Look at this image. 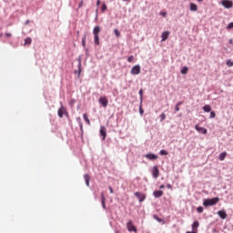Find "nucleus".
Returning a JSON list of instances; mask_svg holds the SVG:
<instances>
[{
	"mask_svg": "<svg viewBox=\"0 0 233 233\" xmlns=\"http://www.w3.org/2000/svg\"><path fill=\"white\" fill-rule=\"evenodd\" d=\"M219 203V198L218 197L213 198H206L203 201L204 207H214V205H218Z\"/></svg>",
	"mask_w": 233,
	"mask_h": 233,
	"instance_id": "1",
	"label": "nucleus"
},
{
	"mask_svg": "<svg viewBox=\"0 0 233 233\" xmlns=\"http://www.w3.org/2000/svg\"><path fill=\"white\" fill-rule=\"evenodd\" d=\"M131 76H139L141 74V66L136 65L131 68Z\"/></svg>",
	"mask_w": 233,
	"mask_h": 233,
	"instance_id": "2",
	"label": "nucleus"
},
{
	"mask_svg": "<svg viewBox=\"0 0 233 233\" xmlns=\"http://www.w3.org/2000/svg\"><path fill=\"white\" fill-rule=\"evenodd\" d=\"M98 103L100 105H102V106H104V108H106L108 106V99L106 98V96H101L98 99Z\"/></svg>",
	"mask_w": 233,
	"mask_h": 233,
	"instance_id": "3",
	"label": "nucleus"
},
{
	"mask_svg": "<svg viewBox=\"0 0 233 233\" xmlns=\"http://www.w3.org/2000/svg\"><path fill=\"white\" fill-rule=\"evenodd\" d=\"M127 228L128 232H137V228H136V226H134L132 224V220H129L127 223Z\"/></svg>",
	"mask_w": 233,
	"mask_h": 233,
	"instance_id": "4",
	"label": "nucleus"
},
{
	"mask_svg": "<svg viewBox=\"0 0 233 233\" xmlns=\"http://www.w3.org/2000/svg\"><path fill=\"white\" fill-rule=\"evenodd\" d=\"M81 60H82V57H81V56H79L78 58H77V63H78L77 68H78V70L75 71V74H77V78L78 79H79V77H81Z\"/></svg>",
	"mask_w": 233,
	"mask_h": 233,
	"instance_id": "5",
	"label": "nucleus"
},
{
	"mask_svg": "<svg viewBox=\"0 0 233 233\" xmlns=\"http://www.w3.org/2000/svg\"><path fill=\"white\" fill-rule=\"evenodd\" d=\"M135 196L138 199L139 203H143V201H145V199H147V196H145V194L140 193V192H136Z\"/></svg>",
	"mask_w": 233,
	"mask_h": 233,
	"instance_id": "6",
	"label": "nucleus"
},
{
	"mask_svg": "<svg viewBox=\"0 0 233 233\" xmlns=\"http://www.w3.org/2000/svg\"><path fill=\"white\" fill-rule=\"evenodd\" d=\"M152 176L155 179H157V177H159V168L157 167V166L153 167Z\"/></svg>",
	"mask_w": 233,
	"mask_h": 233,
	"instance_id": "7",
	"label": "nucleus"
},
{
	"mask_svg": "<svg viewBox=\"0 0 233 233\" xmlns=\"http://www.w3.org/2000/svg\"><path fill=\"white\" fill-rule=\"evenodd\" d=\"M100 136L102 137V141H105V139H106V127H105L104 126H102L100 127Z\"/></svg>",
	"mask_w": 233,
	"mask_h": 233,
	"instance_id": "8",
	"label": "nucleus"
},
{
	"mask_svg": "<svg viewBox=\"0 0 233 233\" xmlns=\"http://www.w3.org/2000/svg\"><path fill=\"white\" fill-rule=\"evenodd\" d=\"M145 157H147V159H149V161H156V159H157V155L154 153H147Z\"/></svg>",
	"mask_w": 233,
	"mask_h": 233,
	"instance_id": "9",
	"label": "nucleus"
},
{
	"mask_svg": "<svg viewBox=\"0 0 233 233\" xmlns=\"http://www.w3.org/2000/svg\"><path fill=\"white\" fill-rule=\"evenodd\" d=\"M222 5L224 6V8H232L233 3L232 1H229V0H223Z\"/></svg>",
	"mask_w": 233,
	"mask_h": 233,
	"instance_id": "10",
	"label": "nucleus"
},
{
	"mask_svg": "<svg viewBox=\"0 0 233 233\" xmlns=\"http://www.w3.org/2000/svg\"><path fill=\"white\" fill-rule=\"evenodd\" d=\"M195 130L198 132V134H207V128L199 127V125L195 126Z\"/></svg>",
	"mask_w": 233,
	"mask_h": 233,
	"instance_id": "11",
	"label": "nucleus"
},
{
	"mask_svg": "<svg viewBox=\"0 0 233 233\" xmlns=\"http://www.w3.org/2000/svg\"><path fill=\"white\" fill-rule=\"evenodd\" d=\"M218 216L220 218V219H227V211L226 210H219L218 211Z\"/></svg>",
	"mask_w": 233,
	"mask_h": 233,
	"instance_id": "12",
	"label": "nucleus"
},
{
	"mask_svg": "<svg viewBox=\"0 0 233 233\" xmlns=\"http://www.w3.org/2000/svg\"><path fill=\"white\" fill-rule=\"evenodd\" d=\"M106 199L105 198V194L101 193V205L104 210H106Z\"/></svg>",
	"mask_w": 233,
	"mask_h": 233,
	"instance_id": "13",
	"label": "nucleus"
},
{
	"mask_svg": "<svg viewBox=\"0 0 233 233\" xmlns=\"http://www.w3.org/2000/svg\"><path fill=\"white\" fill-rule=\"evenodd\" d=\"M64 114H66V109L65 108V106H61L58 109V117H63Z\"/></svg>",
	"mask_w": 233,
	"mask_h": 233,
	"instance_id": "14",
	"label": "nucleus"
},
{
	"mask_svg": "<svg viewBox=\"0 0 233 233\" xmlns=\"http://www.w3.org/2000/svg\"><path fill=\"white\" fill-rule=\"evenodd\" d=\"M100 32H101V26L96 25L93 29V35H99Z\"/></svg>",
	"mask_w": 233,
	"mask_h": 233,
	"instance_id": "15",
	"label": "nucleus"
},
{
	"mask_svg": "<svg viewBox=\"0 0 233 233\" xmlns=\"http://www.w3.org/2000/svg\"><path fill=\"white\" fill-rule=\"evenodd\" d=\"M154 198H162L163 197V191L162 190H156L153 192Z\"/></svg>",
	"mask_w": 233,
	"mask_h": 233,
	"instance_id": "16",
	"label": "nucleus"
},
{
	"mask_svg": "<svg viewBox=\"0 0 233 233\" xmlns=\"http://www.w3.org/2000/svg\"><path fill=\"white\" fill-rule=\"evenodd\" d=\"M168 35H170V32L168 31L163 32L161 35V37H162L161 41H167V39H168Z\"/></svg>",
	"mask_w": 233,
	"mask_h": 233,
	"instance_id": "17",
	"label": "nucleus"
},
{
	"mask_svg": "<svg viewBox=\"0 0 233 233\" xmlns=\"http://www.w3.org/2000/svg\"><path fill=\"white\" fill-rule=\"evenodd\" d=\"M94 45H96V46H99V35H94Z\"/></svg>",
	"mask_w": 233,
	"mask_h": 233,
	"instance_id": "18",
	"label": "nucleus"
},
{
	"mask_svg": "<svg viewBox=\"0 0 233 233\" xmlns=\"http://www.w3.org/2000/svg\"><path fill=\"white\" fill-rule=\"evenodd\" d=\"M84 179H85V181H86V187H90V176H88V174H86V175L84 176Z\"/></svg>",
	"mask_w": 233,
	"mask_h": 233,
	"instance_id": "19",
	"label": "nucleus"
},
{
	"mask_svg": "<svg viewBox=\"0 0 233 233\" xmlns=\"http://www.w3.org/2000/svg\"><path fill=\"white\" fill-rule=\"evenodd\" d=\"M202 110H204L205 112L208 113V112H212V107L210 106V105H205L202 107Z\"/></svg>",
	"mask_w": 233,
	"mask_h": 233,
	"instance_id": "20",
	"label": "nucleus"
},
{
	"mask_svg": "<svg viewBox=\"0 0 233 233\" xmlns=\"http://www.w3.org/2000/svg\"><path fill=\"white\" fill-rule=\"evenodd\" d=\"M190 11L191 12H198V5L191 3L190 4Z\"/></svg>",
	"mask_w": 233,
	"mask_h": 233,
	"instance_id": "21",
	"label": "nucleus"
},
{
	"mask_svg": "<svg viewBox=\"0 0 233 233\" xmlns=\"http://www.w3.org/2000/svg\"><path fill=\"white\" fill-rule=\"evenodd\" d=\"M225 157H227V152H222L218 156L219 161H225Z\"/></svg>",
	"mask_w": 233,
	"mask_h": 233,
	"instance_id": "22",
	"label": "nucleus"
},
{
	"mask_svg": "<svg viewBox=\"0 0 233 233\" xmlns=\"http://www.w3.org/2000/svg\"><path fill=\"white\" fill-rule=\"evenodd\" d=\"M192 230H198V227H199V221H194L192 224Z\"/></svg>",
	"mask_w": 233,
	"mask_h": 233,
	"instance_id": "23",
	"label": "nucleus"
},
{
	"mask_svg": "<svg viewBox=\"0 0 233 233\" xmlns=\"http://www.w3.org/2000/svg\"><path fill=\"white\" fill-rule=\"evenodd\" d=\"M82 46L85 48L86 46V35H83L82 36Z\"/></svg>",
	"mask_w": 233,
	"mask_h": 233,
	"instance_id": "24",
	"label": "nucleus"
},
{
	"mask_svg": "<svg viewBox=\"0 0 233 233\" xmlns=\"http://www.w3.org/2000/svg\"><path fill=\"white\" fill-rule=\"evenodd\" d=\"M154 219H156L158 223H163V225H165V220H163L162 218H160L159 217H157V215H154Z\"/></svg>",
	"mask_w": 233,
	"mask_h": 233,
	"instance_id": "25",
	"label": "nucleus"
},
{
	"mask_svg": "<svg viewBox=\"0 0 233 233\" xmlns=\"http://www.w3.org/2000/svg\"><path fill=\"white\" fill-rule=\"evenodd\" d=\"M139 114H140V116H143V114H145V110H143V103H141V102L139 105Z\"/></svg>",
	"mask_w": 233,
	"mask_h": 233,
	"instance_id": "26",
	"label": "nucleus"
},
{
	"mask_svg": "<svg viewBox=\"0 0 233 233\" xmlns=\"http://www.w3.org/2000/svg\"><path fill=\"white\" fill-rule=\"evenodd\" d=\"M83 118H84V121H86V123L90 125V119L88 118V116L86 114L83 115Z\"/></svg>",
	"mask_w": 233,
	"mask_h": 233,
	"instance_id": "27",
	"label": "nucleus"
},
{
	"mask_svg": "<svg viewBox=\"0 0 233 233\" xmlns=\"http://www.w3.org/2000/svg\"><path fill=\"white\" fill-rule=\"evenodd\" d=\"M159 155L160 156H168V151L165 150V149H161L159 151Z\"/></svg>",
	"mask_w": 233,
	"mask_h": 233,
	"instance_id": "28",
	"label": "nucleus"
},
{
	"mask_svg": "<svg viewBox=\"0 0 233 233\" xmlns=\"http://www.w3.org/2000/svg\"><path fill=\"white\" fill-rule=\"evenodd\" d=\"M25 45H32V38L27 37L25 39Z\"/></svg>",
	"mask_w": 233,
	"mask_h": 233,
	"instance_id": "29",
	"label": "nucleus"
},
{
	"mask_svg": "<svg viewBox=\"0 0 233 233\" xmlns=\"http://www.w3.org/2000/svg\"><path fill=\"white\" fill-rule=\"evenodd\" d=\"M181 74L185 75V74H187L188 72V67L187 66H184L182 69H181Z\"/></svg>",
	"mask_w": 233,
	"mask_h": 233,
	"instance_id": "30",
	"label": "nucleus"
},
{
	"mask_svg": "<svg viewBox=\"0 0 233 233\" xmlns=\"http://www.w3.org/2000/svg\"><path fill=\"white\" fill-rule=\"evenodd\" d=\"M227 66H233V61H231L230 59H228L226 62Z\"/></svg>",
	"mask_w": 233,
	"mask_h": 233,
	"instance_id": "31",
	"label": "nucleus"
},
{
	"mask_svg": "<svg viewBox=\"0 0 233 233\" xmlns=\"http://www.w3.org/2000/svg\"><path fill=\"white\" fill-rule=\"evenodd\" d=\"M138 94L140 96V103H143V89H140Z\"/></svg>",
	"mask_w": 233,
	"mask_h": 233,
	"instance_id": "32",
	"label": "nucleus"
},
{
	"mask_svg": "<svg viewBox=\"0 0 233 233\" xmlns=\"http://www.w3.org/2000/svg\"><path fill=\"white\" fill-rule=\"evenodd\" d=\"M203 210H204V208L201 206L197 208V212H198V214H203Z\"/></svg>",
	"mask_w": 233,
	"mask_h": 233,
	"instance_id": "33",
	"label": "nucleus"
},
{
	"mask_svg": "<svg viewBox=\"0 0 233 233\" xmlns=\"http://www.w3.org/2000/svg\"><path fill=\"white\" fill-rule=\"evenodd\" d=\"M165 119H167V115H165V113H162L160 115V121H165Z\"/></svg>",
	"mask_w": 233,
	"mask_h": 233,
	"instance_id": "34",
	"label": "nucleus"
},
{
	"mask_svg": "<svg viewBox=\"0 0 233 233\" xmlns=\"http://www.w3.org/2000/svg\"><path fill=\"white\" fill-rule=\"evenodd\" d=\"M210 119H214V117H216V112L214 111H210V116H209Z\"/></svg>",
	"mask_w": 233,
	"mask_h": 233,
	"instance_id": "35",
	"label": "nucleus"
},
{
	"mask_svg": "<svg viewBox=\"0 0 233 233\" xmlns=\"http://www.w3.org/2000/svg\"><path fill=\"white\" fill-rule=\"evenodd\" d=\"M115 35H116V37H119V35H121V33L119 32L118 29H115Z\"/></svg>",
	"mask_w": 233,
	"mask_h": 233,
	"instance_id": "36",
	"label": "nucleus"
},
{
	"mask_svg": "<svg viewBox=\"0 0 233 233\" xmlns=\"http://www.w3.org/2000/svg\"><path fill=\"white\" fill-rule=\"evenodd\" d=\"M106 10V4H103L101 7V12H105Z\"/></svg>",
	"mask_w": 233,
	"mask_h": 233,
	"instance_id": "37",
	"label": "nucleus"
},
{
	"mask_svg": "<svg viewBox=\"0 0 233 233\" xmlns=\"http://www.w3.org/2000/svg\"><path fill=\"white\" fill-rule=\"evenodd\" d=\"M231 28H233V22H230L227 26L228 30H230Z\"/></svg>",
	"mask_w": 233,
	"mask_h": 233,
	"instance_id": "38",
	"label": "nucleus"
},
{
	"mask_svg": "<svg viewBox=\"0 0 233 233\" xmlns=\"http://www.w3.org/2000/svg\"><path fill=\"white\" fill-rule=\"evenodd\" d=\"M132 61H134V56H128L127 62H128V63H132Z\"/></svg>",
	"mask_w": 233,
	"mask_h": 233,
	"instance_id": "39",
	"label": "nucleus"
},
{
	"mask_svg": "<svg viewBox=\"0 0 233 233\" xmlns=\"http://www.w3.org/2000/svg\"><path fill=\"white\" fill-rule=\"evenodd\" d=\"M175 111H176V112H179V106L176 105V106H175Z\"/></svg>",
	"mask_w": 233,
	"mask_h": 233,
	"instance_id": "40",
	"label": "nucleus"
},
{
	"mask_svg": "<svg viewBox=\"0 0 233 233\" xmlns=\"http://www.w3.org/2000/svg\"><path fill=\"white\" fill-rule=\"evenodd\" d=\"M108 189L110 191V194H114V189L112 188V187H109Z\"/></svg>",
	"mask_w": 233,
	"mask_h": 233,
	"instance_id": "41",
	"label": "nucleus"
},
{
	"mask_svg": "<svg viewBox=\"0 0 233 233\" xmlns=\"http://www.w3.org/2000/svg\"><path fill=\"white\" fill-rule=\"evenodd\" d=\"M5 37H12V34H10V33H5Z\"/></svg>",
	"mask_w": 233,
	"mask_h": 233,
	"instance_id": "42",
	"label": "nucleus"
},
{
	"mask_svg": "<svg viewBox=\"0 0 233 233\" xmlns=\"http://www.w3.org/2000/svg\"><path fill=\"white\" fill-rule=\"evenodd\" d=\"M186 233H198V230L187 231Z\"/></svg>",
	"mask_w": 233,
	"mask_h": 233,
	"instance_id": "43",
	"label": "nucleus"
},
{
	"mask_svg": "<svg viewBox=\"0 0 233 233\" xmlns=\"http://www.w3.org/2000/svg\"><path fill=\"white\" fill-rule=\"evenodd\" d=\"M99 5H101V0L96 1V6H99Z\"/></svg>",
	"mask_w": 233,
	"mask_h": 233,
	"instance_id": "44",
	"label": "nucleus"
},
{
	"mask_svg": "<svg viewBox=\"0 0 233 233\" xmlns=\"http://www.w3.org/2000/svg\"><path fill=\"white\" fill-rule=\"evenodd\" d=\"M167 188L172 189V186L170 184H167Z\"/></svg>",
	"mask_w": 233,
	"mask_h": 233,
	"instance_id": "45",
	"label": "nucleus"
},
{
	"mask_svg": "<svg viewBox=\"0 0 233 233\" xmlns=\"http://www.w3.org/2000/svg\"><path fill=\"white\" fill-rule=\"evenodd\" d=\"M181 105H183V102H178V103L177 104V106H181Z\"/></svg>",
	"mask_w": 233,
	"mask_h": 233,
	"instance_id": "46",
	"label": "nucleus"
},
{
	"mask_svg": "<svg viewBox=\"0 0 233 233\" xmlns=\"http://www.w3.org/2000/svg\"><path fill=\"white\" fill-rule=\"evenodd\" d=\"M159 188H160V190H162V188H165V185H161V186L159 187Z\"/></svg>",
	"mask_w": 233,
	"mask_h": 233,
	"instance_id": "47",
	"label": "nucleus"
},
{
	"mask_svg": "<svg viewBox=\"0 0 233 233\" xmlns=\"http://www.w3.org/2000/svg\"><path fill=\"white\" fill-rule=\"evenodd\" d=\"M29 24H30V20H26L25 25H29Z\"/></svg>",
	"mask_w": 233,
	"mask_h": 233,
	"instance_id": "48",
	"label": "nucleus"
},
{
	"mask_svg": "<svg viewBox=\"0 0 233 233\" xmlns=\"http://www.w3.org/2000/svg\"><path fill=\"white\" fill-rule=\"evenodd\" d=\"M229 45H233L232 39H229Z\"/></svg>",
	"mask_w": 233,
	"mask_h": 233,
	"instance_id": "49",
	"label": "nucleus"
},
{
	"mask_svg": "<svg viewBox=\"0 0 233 233\" xmlns=\"http://www.w3.org/2000/svg\"><path fill=\"white\" fill-rule=\"evenodd\" d=\"M80 128H83V124H80Z\"/></svg>",
	"mask_w": 233,
	"mask_h": 233,
	"instance_id": "50",
	"label": "nucleus"
},
{
	"mask_svg": "<svg viewBox=\"0 0 233 233\" xmlns=\"http://www.w3.org/2000/svg\"><path fill=\"white\" fill-rule=\"evenodd\" d=\"M198 3H201L203 0H198Z\"/></svg>",
	"mask_w": 233,
	"mask_h": 233,
	"instance_id": "51",
	"label": "nucleus"
},
{
	"mask_svg": "<svg viewBox=\"0 0 233 233\" xmlns=\"http://www.w3.org/2000/svg\"><path fill=\"white\" fill-rule=\"evenodd\" d=\"M162 15H164V16L167 15V13H164Z\"/></svg>",
	"mask_w": 233,
	"mask_h": 233,
	"instance_id": "52",
	"label": "nucleus"
},
{
	"mask_svg": "<svg viewBox=\"0 0 233 233\" xmlns=\"http://www.w3.org/2000/svg\"><path fill=\"white\" fill-rule=\"evenodd\" d=\"M123 1H130V0H123Z\"/></svg>",
	"mask_w": 233,
	"mask_h": 233,
	"instance_id": "53",
	"label": "nucleus"
},
{
	"mask_svg": "<svg viewBox=\"0 0 233 233\" xmlns=\"http://www.w3.org/2000/svg\"><path fill=\"white\" fill-rule=\"evenodd\" d=\"M117 233V232H116Z\"/></svg>",
	"mask_w": 233,
	"mask_h": 233,
	"instance_id": "54",
	"label": "nucleus"
}]
</instances>
